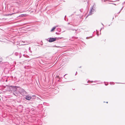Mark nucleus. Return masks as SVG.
<instances>
[{"instance_id": "obj_1", "label": "nucleus", "mask_w": 125, "mask_h": 125, "mask_svg": "<svg viewBox=\"0 0 125 125\" xmlns=\"http://www.w3.org/2000/svg\"><path fill=\"white\" fill-rule=\"evenodd\" d=\"M49 42H52L55 41L57 40H58L59 39H61V38H49Z\"/></svg>"}, {"instance_id": "obj_2", "label": "nucleus", "mask_w": 125, "mask_h": 125, "mask_svg": "<svg viewBox=\"0 0 125 125\" xmlns=\"http://www.w3.org/2000/svg\"><path fill=\"white\" fill-rule=\"evenodd\" d=\"M25 98L27 100H29L31 98V97L29 95H27L26 96Z\"/></svg>"}, {"instance_id": "obj_3", "label": "nucleus", "mask_w": 125, "mask_h": 125, "mask_svg": "<svg viewBox=\"0 0 125 125\" xmlns=\"http://www.w3.org/2000/svg\"><path fill=\"white\" fill-rule=\"evenodd\" d=\"M10 87H12L14 89V90L15 91H16L17 89V87H18L15 86H10Z\"/></svg>"}, {"instance_id": "obj_4", "label": "nucleus", "mask_w": 125, "mask_h": 125, "mask_svg": "<svg viewBox=\"0 0 125 125\" xmlns=\"http://www.w3.org/2000/svg\"><path fill=\"white\" fill-rule=\"evenodd\" d=\"M57 26H55L54 27H53L52 29V30H51V31L52 32H53V31L55 29L56 27Z\"/></svg>"}, {"instance_id": "obj_5", "label": "nucleus", "mask_w": 125, "mask_h": 125, "mask_svg": "<svg viewBox=\"0 0 125 125\" xmlns=\"http://www.w3.org/2000/svg\"><path fill=\"white\" fill-rule=\"evenodd\" d=\"M93 8H92L91 9V10H90V12H89V15H90L91 14L90 13H91Z\"/></svg>"}, {"instance_id": "obj_6", "label": "nucleus", "mask_w": 125, "mask_h": 125, "mask_svg": "<svg viewBox=\"0 0 125 125\" xmlns=\"http://www.w3.org/2000/svg\"><path fill=\"white\" fill-rule=\"evenodd\" d=\"M13 14H14V13H12L11 14H9L8 15H12Z\"/></svg>"}, {"instance_id": "obj_7", "label": "nucleus", "mask_w": 125, "mask_h": 125, "mask_svg": "<svg viewBox=\"0 0 125 125\" xmlns=\"http://www.w3.org/2000/svg\"><path fill=\"white\" fill-rule=\"evenodd\" d=\"M1 59H0V62H1Z\"/></svg>"}, {"instance_id": "obj_8", "label": "nucleus", "mask_w": 125, "mask_h": 125, "mask_svg": "<svg viewBox=\"0 0 125 125\" xmlns=\"http://www.w3.org/2000/svg\"><path fill=\"white\" fill-rule=\"evenodd\" d=\"M67 74H65L64 75V77Z\"/></svg>"}, {"instance_id": "obj_9", "label": "nucleus", "mask_w": 125, "mask_h": 125, "mask_svg": "<svg viewBox=\"0 0 125 125\" xmlns=\"http://www.w3.org/2000/svg\"><path fill=\"white\" fill-rule=\"evenodd\" d=\"M33 97H35V96H34V95H33Z\"/></svg>"}, {"instance_id": "obj_10", "label": "nucleus", "mask_w": 125, "mask_h": 125, "mask_svg": "<svg viewBox=\"0 0 125 125\" xmlns=\"http://www.w3.org/2000/svg\"><path fill=\"white\" fill-rule=\"evenodd\" d=\"M108 102H106L107 103H108Z\"/></svg>"}, {"instance_id": "obj_11", "label": "nucleus", "mask_w": 125, "mask_h": 125, "mask_svg": "<svg viewBox=\"0 0 125 125\" xmlns=\"http://www.w3.org/2000/svg\"><path fill=\"white\" fill-rule=\"evenodd\" d=\"M94 5L93 6H94Z\"/></svg>"}]
</instances>
